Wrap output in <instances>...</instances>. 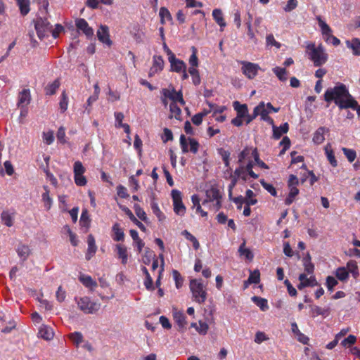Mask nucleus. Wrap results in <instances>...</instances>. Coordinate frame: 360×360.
I'll list each match as a JSON object with an SVG mask.
<instances>
[{
  "instance_id": "nucleus-52",
  "label": "nucleus",
  "mask_w": 360,
  "mask_h": 360,
  "mask_svg": "<svg viewBox=\"0 0 360 360\" xmlns=\"http://www.w3.org/2000/svg\"><path fill=\"white\" fill-rule=\"evenodd\" d=\"M134 210H135L136 214L137 215V217L139 218H140L143 221H146V219H147L146 214L144 212V210L138 204L134 205Z\"/></svg>"
},
{
  "instance_id": "nucleus-3",
  "label": "nucleus",
  "mask_w": 360,
  "mask_h": 360,
  "mask_svg": "<svg viewBox=\"0 0 360 360\" xmlns=\"http://www.w3.org/2000/svg\"><path fill=\"white\" fill-rule=\"evenodd\" d=\"M190 289L195 302L199 304L205 302L207 298V292L201 280L192 279L190 281Z\"/></svg>"
},
{
  "instance_id": "nucleus-16",
  "label": "nucleus",
  "mask_w": 360,
  "mask_h": 360,
  "mask_svg": "<svg viewBox=\"0 0 360 360\" xmlns=\"http://www.w3.org/2000/svg\"><path fill=\"white\" fill-rule=\"evenodd\" d=\"M39 335L46 340H50L53 339L54 333L51 328L43 325L39 328Z\"/></svg>"
},
{
  "instance_id": "nucleus-25",
  "label": "nucleus",
  "mask_w": 360,
  "mask_h": 360,
  "mask_svg": "<svg viewBox=\"0 0 360 360\" xmlns=\"http://www.w3.org/2000/svg\"><path fill=\"white\" fill-rule=\"evenodd\" d=\"M238 252L240 256H245V258L250 261H252L254 255L252 251L245 248V241H244L238 248Z\"/></svg>"
},
{
  "instance_id": "nucleus-31",
  "label": "nucleus",
  "mask_w": 360,
  "mask_h": 360,
  "mask_svg": "<svg viewBox=\"0 0 360 360\" xmlns=\"http://www.w3.org/2000/svg\"><path fill=\"white\" fill-rule=\"evenodd\" d=\"M112 231L114 232V237L113 239L115 241H121L124 240V233L122 231V229L120 228V225L116 223L112 226Z\"/></svg>"
},
{
  "instance_id": "nucleus-39",
  "label": "nucleus",
  "mask_w": 360,
  "mask_h": 360,
  "mask_svg": "<svg viewBox=\"0 0 360 360\" xmlns=\"http://www.w3.org/2000/svg\"><path fill=\"white\" fill-rule=\"evenodd\" d=\"M316 19L319 22V25L321 27L322 34L323 35H327V36L330 35L332 30L330 28V27L324 21L322 20V19L320 16H317Z\"/></svg>"
},
{
  "instance_id": "nucleus-34",
  "label": "nucleus",
  "mask_w": 360,
  "mask_h": 360,
  "mask_svg": "<svg viewBox=\"0 0 360 360\" xmlns=\"http://www.w3.org/2000/svg\"><path fill=\"white\" fill-rule=\"evenodd\" d=\"M347 269L348 273L350 272L354 278H356L359 276L358 266L355 261H349L347 264Z\"/></svg>"
},
{
  "instance_id": "nucleus-48",
  "label": "nucleus",
  "mask_w": 360,
  "mask_h": 360,
  "mask_svg": "<svg viewBox=\"0 0 360 360\" xmlns=\"http://www.w3.org/2000/svg\"><path fill=\"white\" fill-rule=\"evenodd\" d=\"M310 275L311 276L309 278H307V275L305 274V279L303 280V281L304 282L305 286L306 287H314V286L319 285V283H318L316 279L315 278V276H313L312 274H310Z\"/></svg>"
},
{
  "instance_id": "nucleus-29",
  "label": "nucleus",
  "mask_w": 360,
  "mask_h": 360,
  "mask_svg": "<svg viewBox=\"0 0 360 360\" xmlns=\"http://www.w3.org/2000/svg\"><path fill=\"white\" fill-rule=\"evenodd\" d=\"M174 319L175 322L178 324L179 328H183L186 325V321L185 319L184 314L181 311H174Z\"/></svg>"
},
{
  "instance_id": "nucleus-46",
  "label": "nucleus",
  "mask_w": 360,
  "mask_h": 360,
  "mask_svg": "<svg viewBox=\"0 0 360 360\" xmlns=\"http://www.w3.org/2000/svg\"><path fill=\"white\" fill-rule=\"evenodd\" d=\"M311 313L314 317L318 315L327 316L328 314V309L321 308L319 306H314L311 307Z\"/></svg>"
},
{
  "instance_id": "nucleus-43",
  "label": "nucleus",
  "mask_w": 360,
  "mask_h": 360,
  "mask_svg": "<svg viewBox=\"0 0 360 360\" xmlns=\"http://www.w3.org/2000/svg\"><path fill=\"white\" fill-rule=\"evenodd\" d=\"M335 276L340 281H344L348 278V271L345 267H339L336 269Z\"/></svg>"
},
{
  "instance_id": "nucleus-32",
  "label": "nucleus",
  "mask_w": 360,
  "mask_h": 360,
  "mask_svg": "<svg viewBox=\"0 0 360 360\" xmlns=\"http://www.w3.org/2000/svg\"><path fill=\"white\" fill-rule=\"evenodd\" d=\"M289 189L290 191L288 196L285 200V203L287 205H290L294 201L295 196H297L299 193V190L296 186L289 187Z\"/></svg>"
},
{
  "instance_id": "nucleus-62",
  "label": "nucleus",
  "mask_w": 360,
  "mask_h": 360,
  "mask_svg": "<svg viewBox=\"0 0 360 360\" xmlns=\"http://www.w3.org/2000/svg\"><path fill=\"white\" fill-rule=\"evenodd\" d=\"M189 145H190V149L189 150L192 152L193 153H196L198 150L199 143L198 142L194 139H188Z\"/></svg>"
},
{
  "instance_id": "nucleus-42",
  "label": "nucleus",
  "mask_w": 360,
  "mask_h": 360,
  "mask_svg": "<svg viewBox=\"0 0 360 360\" xmlns=\"http://www.w3.org/2000/svg\"><path fill=\"white\" fill-rule=\"evenodd\" d=\"M59 86L60 81L57 79L53 83H51L46 87V94L47 95L54 94Z\"/></svg>"
},
{
  "instance_id": "nucleus-9",
  "label": "nucleus",
  "mask_w": 360,
  "mask_h": 360,
  "mask_svg": "<svg viewBox=\"0 0 360 360\" xmlns=\"http://www.w3.org/2000/svg\"><path fill=\"white\" fill-rule=\"evenodd\" d=\"M240 63L242 72L249 79H253L260 69L259 66L255 63L248 61H241Z\"/></svg>"
},
{
  "instance_id": "nucleus-56",
  "label": "nucleus",
  "mask_w": 360,
  "mask_h": 360,
  "mask_svg": "<svg viewBox=\"0 0 360 360\" xmlns=\"http://www.w3.org/2000/svg\"><path fill=\"white\" fill-rule=\"evenodd\" d=\"M269 340V338L265 335L264 332L258 331L255 334V342L257 344H261L264 341Z\"/></svg>"
},
{
  "instance_id": "nucleus-11",
  "label": "nucleus",
  "mask_w": 360,
  "mask_h": 360,
  "mask_svg": "<svg viewBox=\"0 0 360 360\" xmlns=\"http://www.w3.org/2000/svg\"><path fill=\"white\" fill-rule=\"evenodd\" d=\"M97 37L98 40L106 44L108 46H111L112 41L110 39L108 27L106 25H101L97 31Z\"/></svg>"
},
{
  "instance_id": "nucleus-45",
  "label": "nucleus",
  "mask_w": 360,
  "mask_h": 360,
  "mask_svg": "<svg viewBox=\"0 0 360 360\" xmlns=\"http://www.w3.org/2000/svg\"><path fill=\"white\" fill-rule=\"evenodd\" d=\"M182 235H184L187 240H188L193 243V246L195 250H198L199 248L200 244L194 236H193L191 233H190L186 230H184L182 232Z\"/></svg>"
},
{
  "instance_id": "nucleus-23",
  "label": "nucleus",
  "mask_w": 360,
  "mask_h": 360,
  "mask_svg": "<svg viewBox=\"0 0 360 360\" xmlns=\"http://www.w3.org/2000/svg\"><path fill=\"white\" fill-rule=\"evenodd\" d=\"M254 110L255 116L260 115L261 119L269 113V111L266 108V106L264 102L259 103V104L255 108Z\"/></svg>"
},
{
  "instance_id": "nucleus-5",
  "label": "nucleus",
  "mask_w": 360,
  "mask_h": 360,
  "mask_svg": "<svg viewBox=\"0 0 360 360\" xmlns=\"http://www.w3.org/2000/svg\"><path fill=\"white\" fill-rule=\"evenodd\" d=\"M221 195L219 191L217 188L212 187L210 189L207 190L206 198L202 202V205H205L215 200L216 202L213 204L212 209L217 211L221 207Z\"/></svg>"
},
{
  "instance_id": "nucleus-22",
  "label": "nucleus",
  "mask_w": 360,
  "mask_h": 360,
  "mask_svg": "<svg viewBox=\"0 0 360 360\" xmlns=\"http://www.w3.org/2000/svg\"><path fill=\"white\" fill-rule=\"evenodd\" d=\"M252 300L257 306H258L260 308L262 311H264L266 309H268L269 306L267 303V300H266L265 298L260 297L258 296H253L252 297Z\"/></svg>"
},
{
  "instance_id": "nucleus-53",
  "label": "nucleus",
  "mask_w": 360,
  "mask_h": 360,
  "mask_svg": "<svg viewBox=\"0 0 360 360\" xmlns=\"http://www.w3.org/2000/svg\"><path fill=\"white\" fill-rule=\"evenodd\" d=\"M261 184L269 193H270L273 196H276L277 193L276 188L273 186V185L268 184L264 181V180L260 181Z\"/></svg>"
},
{
  "instance_id": "nucleus-49",
  "label": "nucleus",
  "mask_w": 360,
  "mask_h": 360,
  "mask_svg": "<svg viewBox=\"0 0 360 360\" xmlns=\"http://www.w3.org/2000/svg\"><path fill=\"white\" fill-rule=\"evenodd\" d=\"M260 281V274L258 270H255L254 272H252L248 278V282L249 283H255L257 284Z\"/></svg>"
},
{
  "instance_id": "nucleus-4",
  "label": "nucleus",
  "mask_w": 360,
  "mask_h": 360,
  "mask_svg": "<svg viewBox=\"0 0 360 360\" xmlns=\"http://www.w3.org/2000/svg\"><path fill=\"white\" fill-rule=\"evenodd\" d=\"M79 309L85 314H94L97 312L101 307V304L96 302H92L89 297H81L77 301Z\"/></svg>"
},
{
  "instance_id": "nucleus-30",
  "label": "nucleus",
  "mask_w": 360,
  "mask_h": 360,
  "mask_svg": "<svg viewBox=\"0 0 360 360\" xmlns=\"http://www.w3.org/2000/svg\"><path fill=\"white\" fill-rule=\"evenodd\" d=\"M44 189L45 192L42 194V200L44 202V206L46 207V210H49L51 209L52 205V199L49 195V190L48 186H44Z\"/></svg>"
},
{
  "instance_id": "nucleus-60",
  "label": "nucleus",
  "mask_w": 360,
  "mask_h": 360,
  "mask_svg": "<svg viewBox=\"0 0 360 360\" xmlns=\"http://www.w3.org/2000/svg\"><path fill=\"white\" fill-rule=\"evenodd\" d=\"M356 340V338L354 335H349L347 338H346L345 339H344L342 341L341 345L343 347L350 346V345H354L355 343Z\"/></svg>"
},
{
  "instance_id": "nucleus-51",
  "label": "nucleus",
  "mask_w": 360,
  "mask_h": 360,
  "mask_svg": "<svg viewBox=\"0 0 360 360\" xmlns=\"http://www.w3.org/2000/svg\"><path fill=\"white\" fill-rule=\"evenodd\" d=\"M151 208H152V210H153V213L158 218L159 221H162L163 219H165V215L163 214V213L160 210V208H159V207H158L157 203L152 202Z\"/></svg>"
},
{
  "instance_id": "nucleus-36",
  "label": "nucleus",
  "mask_w": 360,
  "mask_h": 360,
  "mask_svg": "<svg viewBox=\"0 0 360 360\" xmlns=\"http://www.w3.org/2000/svg\"><path fill=\"white\" fill-rule=\"evenodd\" d=\"M79 222L82 226L86 227V231L89 229L91 219L89 218L87 210H84L82 211Z\"/></svg>"
},
{
  "instance_id": "nucleus-28",
  "label": "nucleus",
  "mask_w": 360,
  "mask_h": 360,
  "mask_svg": "<svg viewBox=\"0 0 360 360\" xmlns=\"http://www.w3.org/2000/svg\"><path fill=\"white\" fill-rule=\"evenodd\" d=\"M170 115L169 118H176L178 120H181V110L179 107L174 103H171L169 105Z\"/></svg>"
},
{
  "instance_id": "nucleus-33",
  "label": "nucleus",
  "mask_w": 360,
  "mask_h": 360,
  "mask_svg": "<svg viewBox=\"0 0 360 360\" xmlns=\"http://www.w3.org/2000/svg\"><path fill=\"white\" fill-rule=\"evenodd\" d=\"M17 252L19 257H20L23 261L26 260L30 254V250L28 246L25 245H20L17 249Z\"/></svg>"
},
{
  "instance_id": "nucleus-7",
  "label": "nucleus",
  "mask_w": 360,
  "mask_h": 360,
  "mask_svg": "<svg viewBox=\"0 0 360 360\" xmlns=\"http://www.w3.org/2000/svg\"><path fill=\"white\" fill-rule=\"evenodd\" d=\"M162 96L171 100L172 103L176 104V102H179L181 105L185 104L181 91H176L173 86H170L168 89H162Z\"/></svg>"
},
{
  "instance_id": "nucleus-24",
  "label": "nucleus",
  "mask_w": 360,
  "mask_h": 360,
  "mask_svg": "<svg viewBox=\"0 0 360 360\" xmlns=\"http://www.w3.org/2000/svg\"><path fill=\"white\" fill-rule=\"evenodd\" d=\"M212 15L214 20L221 27V28H223L226 26V24L223 18L222 11L220 9H214L212 11Z\"/></svg>"
},
{
  "instance_id": "nucleus-63",
  "label": "nucleus",
  "mask_w": 360,
  "mask_h": 360,
  "mask_svg": "<svg viewBox=\"0 0 360 360\" xmlns=\"http://www.w3.org/2000/svg\"><path fill=\"white\" fill-rule=\"evenodd\" d=\"M250 153V150L248 148H245L238 155V162L242 165Z\"/></svg>"
},
{
  "instance_id": "nucleus-6",
  "label": "nucleus",
  "mask_w": 360,
  "mask_h": 360,
  "mask_svg": "<svg viewBox=\"0 0 360 360\" xmlns=\"http://www.w3.org/2000/svg\"><path fill=\"white\" fill-rule=\"evenodd\" d=\"M52 26L46 18H39L35 22V29L39 39H42L51 32Z\"/></svg>"
},
{
  "instance_id": "nucleus-8",
  "label": "nucleus",
  "mask_w": 360,
  "mask_h": 360,
  "mask_svg": "<svg viewBox=\"0 0 360 360\" xmlns=\"http://www.w3.org/2000/svg\"><path fill=\"white\" fill-rule=\"evenodd\" d=\"M172 197L174 203V211L178 214L183 216L186 212V207L182 202L181 193L177 190H172Z\"/></svg>"
},
{
  "instance_id": "nucleus-13",
  "label": "nucleus",
  "mask_w": 360,
  "mask_h": 360,
  "mask_svg": "<svg viewBox=\"0 0 360 360\" xmlns=\"http://www.w3.org/2000/svg\"><path fill=\"white\" fill-rule=\"evenodd\" d=\"M169 62L171 65V70L173 72H181L182 70H186V63L183 60L176 58L175 56L171 58Z\"/></svg>"
},
{
  "instance_id": "nucleus-61",
  "label": "nucleus",
  "mask_w": 360,
  "mask_h": 360,
  "mask_svg": "<svg viewBox=\"0 0 360 360\" xmlns=\"http://www.w3.org/2000/svg\"><path fill=\"white\" fill-rule=\"evenodd\" d=\"M337 284L338 281L334 277L329 276L326 278V285L330 291H332Z\"/></svg>"
},
{
  "instance_id": "nucleus-38",
  "label": "nucleus",
  "mask_w": 360,
  "mask_h": 360,
  "mask_svg": "<svg viewBox=\"0 0 360 360\" xmlns=\"http://www.w3.org/2000/svg\"><path fill=\"white\" fill-rule=\"evenodd\" d=\"M325 151L327 155V158H328V161L330 162V165L334 167H336L338 165V163L335 160L333 152L332 149H330V146L329 144H328L325 147Z\"/></svg>"
},
{
  "instance_id": "nucleus-17",
  "label": "nucleus",
  "mask_w": 360,
  "mask_h": 360,
  "mask_svg": "<svg viewBox=\"0 0 360 360\" xmlns=\"http://www.w3.org/2000/svg\"><path fill=\"white\" fill-rule=\"evenodd\" d=\"M291 328L292 333L296 335L297 339L300 342L304 345L308 344L309 338L300 332L296 323H291Z\"/></svg>"
},
{
  "instance_id": "nucleus-58",
  "label": "nucleus",
  "mask_w": 360,
  "mask_h": 360,
  "mask_svg": "<svg viewBox=\"0 0 360 360\" xmlns=\"http://www.w3.org/2000/svg\"><path fill=\"white\" fill-rule=\"evenodd\" d=\"M193 54L189 58V63L191 67L196 68L198 65V60L196 56V49L194 46L192 47Z\"/></svg>"
},
{
  "instance_id": "nucleus-20",
  "label": "nucleus",
  "mask_w": 360,
  "mask_h": 360,
  "mask_svg": "<svg viewBox=\"0 0 360 360\" xmlns=\"http://www.w3.org/2000/svg\"><path fill=\"white\" fill-rule=\"evenodd\" d=\"M311 257L309 252L306 254V256L303 258V266L304 267V271L308 274H313L314 270V265L311 262Z\"/></svg>"
},
{
  "instance_id": "nucleus-44",
  "label": "nucleus",
  "mask_w": 360,
  "mask_h": 360,
  "mask_svg": "<svg viewBox=\"0 0 360 360\" xmlns=\"http://www.w3.org/2000/svg\"><path fill=\"white\" fill-rule=\"evenodd\" d=\"M190 75L193 77V83L195 85H198L200 83V77L198 70L193 67H190L188 69Z\"/></svg>"
},
{
  "instance_id": "nucleus-21",
  "label": "nucleus",
  "mask_w": 360,
  "mask_h": 360,
  "mask_svg": "<svg viewBox=\"0 0 360 360\" xmlns=\"http://www.w3.org/2000/svg\"><path fill=\"white\" fill-rule=\"evenodd\" d=\"M234 109L237 111V115L245 117L248 112V106L246 104H240L238 101L233 103Z\"/></svg>"
},
{
  "instance_id": "nucleus-1",
  "label": "nucleus",
  "mask_w": 360,
  "mask_h": 360,
  "mask_svg": "<svg viewBox=\"0 0 360 360\" xmlns=\"http://www.w3.org/2000/svg\"><path fill=\"white\" fill-rule=\"evenodd\" d=\"M324 100L328 103L334 101L340 109L350 108L356 110L358 115L360 116V105H358L357 101L343 84H338L333 88H328L324 94Z\"/></svg>"
},
{
  "instance_id": "nucleus-12",
  "label": "nucleus",
  "mask_w": 360,
  "mask_h": 360,
  "mask_svg": "<svg viewBox=\"0 0 360 360\" xmlns=\"http://www.w3.org/2000/svg\"><path fill=\"white\" fill-rule=\"evenodd\" d=\"M164 68V60L162 56H154L153 66L150 68L149 71V77H153L159 71H161Z\"/></svg>"
},
{
  "instance_id": "nucleus-10",
  "label": "nucleus",
  "mask_w": 360,
  "mask_h": 360,
  "mask_svg": "<svg viewBox=\"0 0 360 360\" xmlns=\"http://www.w3.org/2000/svg\"><path fill=\"white\" fill-rule=\"evenodd\" d=\"M75 25L77 29L82 31L87 38H91L94 36V30L89 25L88 22L84 19H76Z\"/></svg>"
},
{
  "instance_id": "nucleus-64",
  "label": "nucleus",
  "mask_w": 360,
  "mask_h": 360,
  "mask_svg": "<svg viewBox=\"0 0 360 360\" xmlns=\"http://www.w3.org/2000/svg\"><path fill=\"white\" fill-rule=\"evenodd\" d=\"M198 328H197V331L202 335H205L207 333L209 329L208 325L202 321H199Z\"/></svg>"
},
{
  "instance_id": "nucleus-59",
  "label": "nucleus",
  "mask_w": 360,
  "mask_h": 360,
  "mask_svg": "<svg viewBox=\"0 0 360 360\" xmlns=\"http://www.w3.org/2000/svg\"><path fill=\"white\" fill-rule=\"evenodd\" d=\"M172 276L175 281L176 288H179L182 285L183 278H181L179 271L176 270L172 271Z\"/></svg>"
},
{
  "instance_id": "nucleus-55",
  "label": "nucleus",
  "mask_w": 360,
  "mask_h": 360,
  "mask_svg": "<svg viewBox=\"0 0 360 360\" xmlns=\"http://www.w3.org/2000/svg\"><path fill=\"white\" fill-rule=\"evenodd\" d=\"M69 337L72 340V342L77 345H78L79 343L82 342V341H83L82 335L78 332L70 334L69 335Z\"/></svg>"
},
{
  "instance_id": "nucleus-57",
  "label": "nucleus",
  "mask_w": 360,
  "mask_h": 360,
  "mask_svg": "<svg viewBox=\"0 0 360 360\" xmlns=\"http://www.w3.org/2000/svg\"><path fill=\"white\" fill-rule=\"evenodd\" d=\"M68 96L65 91L62 93L61 100L60 101V108L63 112H65L68 108Z\"/></svg>"
},
{
  "instance_id": "nucleus-26",
  "label": "nucleus",
  "mask_w": 360,
  "mask_h": 360,
  "mask_svg": "<svg viewBox=\"0 0 360 360\" xmlns=\"http://www.w3.org/2000/svg\"><path fill=\"white\" fill-rule=\"evenodd\" d=\"M116 248L119 258L122 259V264H127L128 257L127 248L121 244H117L116 245Z\"/></svg>"
},
{
  "instance_id": "nucleus-18",
  "label": "nucleus",
  "mask_w": 360,
  "mask_h": 360,
  "mask_svg": "<svg viewBox=\"0 0 360 360\" xmlns=\"http://www.w3.org/2000/svg\"><path fill=\"white\" fill-rule=\"evenodd\" d=\"M273 129V137L275 139H278L283 134H286L288 131L289 126L287 122L283 125L278 127L274 126Z\"/></svg>"
},
{
  "instance_id": "nucleus-19",
  "label": "nucleus",
  "mask_w": 360,
  "mask_h": 360,
  "mask_svg": "<svg viewBox=\"0 0 360 360\" xmlns=\"http://www.w3.org/2000/svg\"><path fill=\"white\" fill-rule=\"evenodd\" d=\"M31 100L30 93L29 89H23L19 94L18 105L25 106L27 105Z\"/></svg>"
},
{
  "instance_id": "nucleus-27",
  "label": "nucleus",
  "mask_w": 360,
  "mask_h": 360,
  "mask_svg": "<svg viewBox=\"0 0 360 360\" xmlns=\"http://www.w3.org/2000/svg\"><path fill=\"white\" fill-rule=\"evenodd\" d=\"M347 47L352 49L353 54L355 56L360 55V40L354 39L351 41H347Z\"/></svg>"
},
{
  "instance_id": "nucleus-35",
  "label": "nucleus",
  "mask_w": 360,
  "mask_h": 360,
  "mask_svg": "<svg viewBox=\"0 0 360 360\" xmlns=\"http://www.w3.org/2000/svg\"><path fill=\"white\" fill-rule=\"evenodd\" d=\"M79 280L86 287L90 288L91 290L97 286L96 282L91 276H81Z\"/></svg>"
},
{
  "instance_id": "nucleus-14",
  "label": "nucleus",
  "mask_w": 360,
  "mask_h": 360,
  "mask_svg": "<svg viewBox=\"0 0 360 360\" xmlns=\"http://www.w3.org/2000/svg\"><path fill=\"white\" fill-rule=\"evenodd\" d=\"M87 243L88 249L86 255V259L89 260L94 255L97 250V246L96 245L95 239L93 235L90 234L88 236Z\"/></svg>"
},
{
  "instance_id": "nucleus-47",
  "label": "nucleus",
  "mask_w": 360,
  "mask_h": 360,
  "mask_svg": "<svg viewBox=\"0 0 360 360\" xmlns=\"http://www.w3.org/2000/svg\"><path fill=\"white\" fill-rule=\"evenodd\" d=\"M85 171L86 169L80 161H76L75 162L73 167L74 175L84 174Z\"/></svg>"
},
{
  "instance_id": "nucleus-40",
  "label": "nucleus",
  "mask_w": 360,
  "mask_h": 360,
  "mask_svg": "<svg viewBox=\"0 0 360 360\" xmlns=\"http://www.w3.org/2000/svg\"><path fill=\"white\" fill-rule=\"evenodd\" d=\"M1 219L5 225L11 227L13 225V214L8 211H4L1 214Z\"/></svg>"
},
{
  "instance_id": "nucleus-37",
  "label": "nucleus",
  "mask_w": 360,
  "mask_h": 360,
  "mask_svg": "<svg viewBox=\"0 0 360 360\" xmlns=\"http://www.w3.org/2000/svg\"><path fill=\"white\" fill-rule=\"evenodd\" d=\"M273 72L277 76L279 80L282 82L287 80V70L285 68L276 67L273 69Z\"/></svg>"
},
{
  "instance_id": "nucleus-54",
  "label": "nucleus",
  "mask_w": 360,
  "mask_h": 360,
  "mask_svg": "<svg viewBox=\"0 0 360 360\" xmlns=\"http://www.w3.org/2000/svg\"><path fill=\"white\" fill-rule=\"evenodd\" d=\"M75 182L79 186H84L86 184L87 180L84 174L74 175Z\"/></svg>"
},
{
  "instance_id": "nucleus-41",
  "label": "nucleus",
  "mask_w": 360,
  "mask_h": 360,
  "mask_svg": "<svg viewBox=\"0 0 360 360\" xmlns=\"http://www.w3.org/2000/svg\"><path fill=\"white\" fill-rule=\"evenodd\" d=\"M20 13L25 15L30 11V0H18Z\"/></svg>"
},
{
  "instance_id": "nucleus-50",
  "label": "nucleus",
  "mask_w": 360,
  "mask_h": 360,
  "mask_svg": "<svg viewBox=\"0 0 360 360\" xmlns=\"http://www.w3.org/2000/svg\"><path fill=\"white\" fill-rule=\"evenodd\" d=\"M342 151L349 162H352L355 160L356 154L354 150L342 148Z\"/></svg>"
},
{
  "instance_id": "nucleus-2",
  "label": "nucleus",
  "mask_w": 360,
  "mask_h": 360,
  "mask_svg": "<svg viewBox=\"0 0 360 360\" xmlns=\"http://www.w3.org/2000/svg\"><path fill=\"white\" fill-rule=\"evenodd\" d=\"M309 58L315 66H320L327 60V54L325 53L321 44L317 47L314 44H309L307 46Z\"/></svg>"
},
{
  "instance_id": "nucleus-15",
  "label": "nucleus",
  "mask_w": 360,
  "mask_h": 360,
  "mask_svg": "<svg viewBox=\"0 0 360 360\" xmlns=\"http://www.w3.org/2000/svg\"><path fill=\"white\" fill-rule=\"evenodd\" d=\"M328 131V129L324 127H319L314 134L313 142L316 144L322 143L325 140L324 134Z\"/></svg>"
}]
</instances>
